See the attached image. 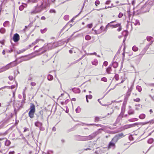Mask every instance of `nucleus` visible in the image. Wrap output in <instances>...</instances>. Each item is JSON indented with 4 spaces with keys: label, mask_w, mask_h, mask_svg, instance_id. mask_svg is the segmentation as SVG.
Masks as SVG:
<instances>
[{
    "label": "nucleus",
    "mask_w": 154,
    "mask_h": 154,
    "mask_svg": "<svg viewBox=\"0 0 154 154\" xmlns=\"http://www.w3.org/2000/svg\"><path fill=\"white\" fill-rule=\"evenodd\" d=\"M47 49V48H46V47H43L39 48L38 50H36L35 52H38L42 51L41 53L40 54L44 53L46 51Z\"/></svg>",
    "instance_id": "obj_7"
},
{
    "label": "nucleus",
    "mask_w": 154,
    "mask_h": 154,
    "mask_svg": "<svg viewBox=\"0 0 154 154\" xmlns=\"http://www.w3.org/2000/svg\"><path fill=\"white\" fill-rule=\"evenodd\" d=\"M39 129H40V130L41 131H43L45 130V128H44L42 126H41V127H40L39 128Z\"/></svg>",
    "instance_id": "obj_55"
},
{
    "label": "nucleus",
    "mask_w": 154,
    "mask_h": 154,
    "mask_svg": "<svg viewBox=\"0 0 154 154\" xmlns=\"http://www.w3.org/2000/svg\"><path fill=\"white\" fill-rule=\"evenodd\" d=\"M112 65L114 68H116L118 66V63L117 62L115 61L112 63Z\"/></svg>",
    "instance_id": "obj_19"
},
{
    "label": "nucleus",
    "mask_w": 154,
    "mask_h": 154,
    "mask_svg": "<svg viewBox=\"0 0 154 154\" xmlns=\"http://www.w3.org/2000/svg\"><path fill=\"white\" fill-rule=\"evenodd\" d=\"M39 41V39H37L34 42H33L32 43V44L34 45H35L36 43L38 42Z\"/></svg>",
    "instance_id": "obj_48"
},
{
    "label": "nucleus",
    "mask_w": 154,
    "mask_h": 154,
    "mask_svg": "<svg viewBox=\"0 0 154 154\" xmlns=\"http://www.w3.org/2000/svg\"><path fill=\"white\" fill-rule=\"evenodd\" d=\"M25 51V50H20H20L19 51H17V53L18 54H20L21 53H22L23 52Z\"/></svg>",
    "instance_id": "obj_46"
},
{
    "label": "nucleus",
    "mask_w": 154,
    "mask_h": 154,
    "mask_svg": "<svg viewBox=\"0 0 154 154\" xmlns=\"http://www.w3.org/2000/svg\"><path fill=\"white\" fill-rule=\"evenodd\" d=\"M116 135L118 137L119 139L125 136L122 133H121Z\"/></svg>",
    "instance_id": "obj_15"
},
{
    "label": "nucleus",
    "mask_w": 154,
    "mask_h": 154,
    "mask_svg": "<svg viewBox=\"0 0 154 154\" xmlns=\"http://www.w3.org/2000/svg\"><path fill=\"white\" fill-rule=\"evenodd\" d=\"M134 101L135 102H139L140 101V99L139 98H137L136 99H134Z\"/></svg>",
    "instance_id": "obj_44"
},
{
    "label": "nucleus",
    "mask_w": 154,
    "mask_h": 154,
    "mask_svg": "<svg viewBox=\"0 0 154 154\" xmlns=\"http://www.w3.org/2000/svg\"><path fill=\"white\" fill-rule=\"evenodd\" d=\"M47 30V29L46 28H45V29H41V33H44Z\"/></svg>",
    "instance_id": "obj_41"
},
{
    "label": "nucleus",
    "mask_w": 154,
    "mask_h": 154,
    "mask_svg": "<svg viewBox=\"0 0 154 154\" xmlns=\"http://www.w3.org/2000/svg\"><path fill=\"white\" fill-rule=\"evenodd\" d=\"M95 5L97 6V5H99L100 4V2L99 0H97L95 1Z\"/></svg>",
    "instance_id": "obj_49"
},
{
    "label": "nucleus",
    "mask_w": 154,
    "mask_h": 154,
    "mask_svg": "<svg viewBox=\"0 0 154 154\" xmlns=\"http://www.w3.org/2000/svg\"><path fill=\"white\" fill-rule=\"evenodd\" d=\"M123 16V14L121 12H120L119 13V14L118 17L119 18H121Z\"/></svg>",
    "instance_id": "obj_50"
},
{
    "label": "nucleus",
    "mask_w": 154,
    "mask_h": 154,
    "mask_svg": "<svg viewBox=\"0 0 154 154\" xmlns=\"http://www.w3.org/2000/svg\"><path fill=\"white\" fill-rule=\"evenodd\" d=\"M92 98V96L91 95H88V98L89 99H91Z\"/></svg>",
    "instance_id": "obj_64"
},
{
    "label": "nucleus",
    "mask_w": 154,
    "mask_h": 154,
    "mask_svg": "<svg viewBox=\"0 0 154 154\" xmlns=\"http://www.w3.org/2000/svg\"><path fill=\"white\" fill-rule=\"evenodd\" d=\"M119 140L118 137L115 135L114 137L112 139L111 141L116 143L118 140Z\"/></svg>",
    "instance_id": "obj_16"
},
{
    "label": "nucleus",
    "mask_w": 154,
    "mask_h": 154,
    "mask_svg": "<svg viewBox=\"0 0 154 154\" xmlns=\"http://www.w3.org/2000/svg\"><path fill=\"white\" fill-rule=\"evenodd\" d=\"M129 139L130 140H133L134 138L132 135H130L129 137Z\"/></svg>",
    "instance_id": "obj_52"
},
{
    "label": "nucleus",
    "mask_w": 154,
    "mask_h": 154,
    "mask_svg": "<svg viewBox=\"0 0 154 154\" xmlns=\"http://www.w3.org/2000/svg\"><path fill=\"white\" fill-rule=\"evenodd\" d=\"M153 142V139L152 138L149 139L147 141L148 143L150 144L152 143Z\"/></svg>",
    "instance_id": "obj_30"
},
{
    "label": "nucleus",
    "mask_w": 154,
    "mask_h": 154,
    "mask_svg": "<svg viewBox=\"0 0 154 154\" xmlns=\"http://www.w3.org/2000/svg\"><path fill=\"white\" fill-rule=\"evenodd\" d=\"M64 19L66 20H68L69 18V16L68 15H66L64 17Z\"/></svg>",
    "instance_id": "obj_37"
},
{
    "label": "nucleus",
    "mask_w": 154,
    "mask_h": 154,
    "mask_svg": "<svg viewBox=\"0 0 154 154\" xmlns=\"http://www.w3.org/2000/svg\"><path fill=\"white\" fill-rule=\"evenodd\" d=\"M85 39L87 40H89L91 38V37L89 35H86L85 37Z\"/></svg>",
    "instance_id": "obj_32"
},
{
    "label": "nucleus",
    "mask_w": 154,
    "mask_h": 154,
    "mask_svg": "<svg viewBox=\"0 0 154 154\" xmlns=\"http://www.w3.org/2000/svg\"><path fill=\"white\" fill-rule=\"evenodd\" d=\"M43 111L42 110L40 111L38 113V115L37 116V117H39L41 120H43Z\"/></svg>",
    "instance_id": "obj_8"
},
{
    "label": "nucleus",
    "mask_w": 154,
    "mask_h": 154,
    "mask_svg": "<svg viewBox=\"0 0 154 154\" xmlns=\"http://www.w3.org/2000/svg\"><path fill=\"white\" fill-rule=\"evenodd\" d=\"M79 61V60H77L72 63H71V65H72V64H74L75 63H77V62H78Z\"/></svg>",
    "instance_id": "obj_56"
},
{
    "label": "nucleus",
    "mask_w": 154,
    "mask_h": 154,
    "mask_svg": "<svg viewBox=\"0 0 154 154\" xmlns=\"http://www.w3.org/2000/svg\"><path fill=\"white\" fill-rule=\"evenodd\" d=\"M20 39L19 35L17 33L14 34L13 36V40L15 42H17Z\"/></svg>",
    "instance_id": "obj_6"
},
{
    "label": "nucleus",
    "mask_w": 154,
    "mask_h": 154,
    "mask_svg": "<svg viewBox=\"0 0 154 154\" xmlns=\"http://www.w3.org/2000/svg\"><path fill=\"white\" fill-rule=\"evenodd\" d=\"M27 2L37 3L36 6L35 7V9L30 12L31 14L40 12L47 7L45 0H28Z\"/></svg>",
    "instance_id": "obj_1"
},
{
    "label": "nucleus",
    "mask_w": 154,
    "mask_h": 154,
    "mask_svg": "<svg viewBox=\"0 0 154 154\" xmlns=\"http://www.w3.org/2000/svg\"><path fill=\"white\" fill-rule=\"evenodd\" d=\"M8 23V21H5L3 24V26L5 27H6V24Z\"/></svg>",
    "instance_id": "obj_62"
},
{
    "label": "nucleus",
    "mask_w": 154,
    "mask_h": 154,
    "mask_svg": "<svg viewBox=\"0 0 154 154\" xmlns=\"http://www.w3.org/2000/svg\"><path fill=\"white\" fill-rule=\"evenodd\" d=\"M5 32V29L3 28H2L0 29V32L1 33H4Z\"/></svg>",
    "instance_id": "obj_26"
},
{
    "label": "nucleus",
    "mask_w": 154,
    "mask_h": 154,
    "mask_svg": "<svg viewBox=\"0 0 154 154\" xmlns=\"http://www.w3.org/2000/svg\"><path fill=\"white\" fill-rule=\"evenodd\" d=\"M111 2V1L110 0H108L107 1L105 4H106V5H108V4H109Z\"/></svg>",
    "instance_id": "obj_63"
},
{
    "label": "nucleus",
    "mask_w": 154,
    "mask_h": 154,
    "mask_svg": "<svg viewBox=\"0 0 154 154\" xmlns=\"http://www.w3.org/2000/svg\"><path fill=\"white\" fill-rule=\"evenodd\" d=\"M101 130H102V129H99L98 130L88 136H83L80 135L76 136L75 137V139L77 140L81 141L91 140L94 138L97 135L101 133L100 131Z\"/></svg>",
    "instance_id": "obj_2"
},
{
    "label": "nucleus",
    "mask_w": 154,
    "mask_h": 154,
    "mask_svg": "<svg viewBox=\"0 0 154 154\" xmlns=\"http://www.w3.org/2000/svg\"><path fill=\"white\" fill-rule=\"evenodd\" d=\"M146 52L145 50H143L140 54V55H143Z\"/></svg>",
    "instance_id": "obj_57"
},
{
    "label": "nucleus",
    "mask_w": 154,
    "mask_h": 154,
    "mask_svg": "<svg viewBox=\"0 0 154 154\" xmlns=\"http://www.w3.org/2000/svg\"><path fill=\"white\" fill-rule=\"evenodd\" d=\"M53 153V152L51 150H49L48 151L47 154H51Z\"/></svg>",
    "instance_id": "obj_60"
},
{
    "label": "nucleus",
    "mask_w": 154,
    "mask_h": 154,
    "mask_svg": "<svg viewBox=\"0 0 154 154\" xmlns=\"http://www.w3.org/2000/svg\"><path fill=\"white\" fill-rule=\"evenodd\" d=\"M17 59L15 61L11 62L7 64L5 66L3 67L5 69H5V71L8 69L10 68H12L16 66L18 63L21 62V61H20L17 63Z\"/></svg>",
    "instance_id": "obj_3"
},
{
    "label": "nucleus",
    "mask_w": 154,
    "mask_h": 154,
    "mask_svg": "<svg viewBox=\"0 0 154 154\" xmlns=\"http://www.w3.org/2000/svg\"><path fill=\"white\" fill-rule=\"evenodd\" d=\"M53 77L52 75H51L50 74H49L48 75V77H47V79L48 80H49V81L52 80H53Z\"/></svg>",
    "instance_id": "obj_20"
},
{
    "label": "nucleus",
    "mask_w": 154,
    "mask_h": 154,
    "mask_svg": "<svg viewBox=\"0 0 154 154\" xmlns=\"http://www.w3.org/2000/svg\"><path fill=\"white\" fill-rule=\"evenodd\" d=\"M27 131H29V129L26 128V127H25L24 128V130L23 132H25Z\"/></svg>",
    "instance_id": "obj_59"
},
{
    "label": "nucleus",
    "mask_w": 154,
    "mask_h": 154,
    "mask_svg": "<svg viewBox=\"0 0 154 154\" xmlns=\"http://www.w3.org/2000/svg\"><path fill=\"white\" fill-rule=\"evenodd\" d=\"M112 69L111 68V65H110L109 67L107 68L106 69V71L108 73L111 74L112 73Z\"/></svg>",
    "instance_id": "obj_14"
},
{
    "label": "nucleus",
    "mask_w": 154,
    "mask_h": 154,
    "mask_svg": "<svg viewBox=\"0 0 154 154\" xmlns=\"http://www.w3.org/2000/svg\"><path fill=\"white\" fill-rule=\"evenodd\" d=\"M132 50L134 51H138V48L136 46H134L132 47Z\"/></svg>",
    "instance_id": "obj_28"
},
{
    "label": "nucleus",
    "mask_w": 154,
    "mask_h": 154,
    "mask_svg": "<svg viewBox=\"0 0 154 154\" xmlns=\"http://www.w3.org/2000/svg\"><path fill=\"white\" fill-rule=\"evenodd\" d=\"M69 53L70 54H72L73 52L75 53V52L74 51L73 48H72L71 50H70L69 51Z\"/></svg>",
    "instance_id": "obj_53"
},
{
    "label": "nucleus",
    "mask_w": 154,
    "mask_h": 154,
    "mask_svg": "<svg viewBox=\"0 0 154 154\" xmlns=\"http://www.w3.org/2000/svg\"><path fill=\"white\" fill-rule=\"evenodd\" d=\"M32 79V78L31 75H30L29 76L28 78V81L31 80Z\"/></svg>",
    "instance_id": "obj_54"
},
{
    "label": "nucleus",
    "mask_w": 154,
    "mask_h": 154,
    "mask_svg": "<svg viewBox=\"0 0 154 154\" xmlns=\"http://www.w3.org/2000/svg\"><path fill=\"white\" fill-rule=\"evenodd\" d=\"M131 93L129 92H127L126 94V95L125 96V98L127 99L128 97L130 96Z\"/></svg>",
    "instance_id": "obj_33"
},
{
    "label": "nucleus",
    "mask_w": 154,
    "mask_h": 154,
    "mask_svg": "<svg viewBox=\"0 0 154 154\" xmlns=\"http://www.w3.org/2000/svg\"><path fill=\"white\" fill-rule=\"evenodd\" d=\"M49 12L50 13H56V11L54 9H51L49 11Z\"/></svg>",
    "instance_id": "obj_39"
},
{
    "label": "nucleus",
    "mask_w": 154,
    "mask_h": 154,
    "mask_svg": "<svg viewBox=\"0 0 154 154\" xmlns=\"http://www.w3.org/2000/svg\"><path fill=\"white\" fill-rule=\"evenodd\" d=\"M152 38V37L150 36H147L146 37L147 40L148 41H150Z\"/></svg>",
    "instance_id": "obj_43"
},
{
    "label": "nucleus",
    "mask_w": 154,
    "mask_h": 154,
    "mask_svg": "<svg viewBox=\"0 0 154 154\" xmlns=\"http://www.w3.org/2000/svg\"><path fill=\"white\" fill-rule=\"evenodd\" d=\"M115 21H112V22H110V23H108L107 24V25L106 26V27H105V29H106V31L107 28L109 27H111L112 28H113L114 25H112V24H111L113 23Z\"/></svg>",
    "instance_id": "obj_11"
},
{
    "label": "nucleus",
    "mask_w": 154,
    "mask_h": 154,
    "mask_svg": "<svg viewBox=\"0 0 154 154\" xmlns=\"http://www.w3.org/2000/svg\"><path fill=\"white\" fill-rule=\"evenodd\" d=\"M138 120V119L136 118H133L130 119H129L128 120L129 121V122H134L135 121H137Z\"/></svg>",
    "instance_id": "obj_27"
},
{
    "label": "nucleus",
    "mask_w": 154,
    "mask_h": 154,
    "mask_svg": "<svg viewBox=\"0 0 154 154\" xmlns=\"http://www.w3.org/2000/svg\"><path fill=\"white\" fill-rule=\"evenodd\" d=\"M30 85L32 86H35L36 85V83L34 82H31L30 83Z\"/></svg>",
    "instance_id": "obj_51"
},
{
    "label": "nucleus",
    "mask_w": 154,
    "mask_h": 154,
    "mask_svg": "<svg viewBox=\"0 0 154 154\" xmlns=\"http://www.w3.org/2000/svg\"><path fill=\"white\" fill-rule=\"evenodd\" d=\"M133 23H134L135 25H140V23L139 22V21L138 20H135V22H133Z\"/></svg>",
    "instance_id": "obj_22"
},
{
    "label": "nucleus",
    "mask_w": 154,
    "mask_h": 154,
    "mask_svg": "<svg viewBox=\"0 0 154 154\" xmlns=\"http://www.w3.org/2000/svg\"><path fill=\"white\" fill-rule=\"evenodd\" d=\"M100 118L99 117H96L95 118L94 121L97 122L99 121V119Z\"/></svg>",
    "instance_id": "obj_36"
},
{
    "label": "nucleus",
    "mask_w": 154,
    "mask_h": 154,
    "mask_svg": "<svg viewBox=\"0 0 154 154\" xmlns=\"http://www.w3.org/2000/svg\"><path fill=\"white\" fill-rule=\"evenodd\" d=\"M92 26V23L89 24L87 26V27L89 28H91Z\"/></svg>",
    "instance_id": "obj_47"
},
{
    "label": "nucleus",
    "mask_w": 154,
    "mask_h": 154,
    "mask_svg": "<svg viewBox=\"0 0 154 154\" xmlns=\"http://www.w3.org/2000/svg\"><path fill=\"white\" fill-rule=\"evenodd\" d=\"M4 69L3 67L2 68H1L0 69V73L2 72H3L5 71V69Z\"/></svg>",
    "instance_id": "obj_42"
},
{
    "label": "nucleus",
    "mask_w": 154,
    "mask_h": 154,
    "mask_svg": "<svg viewBox=\"0 0 154 154\" xmlns=\"http://www.w3.org/2000/svg\"><path fill=\"white\" fill-rule=\"evenodd\" d=\"M125 106H123L122 108V110L121 112L123 113L124 114V113L125 112Z\"/></svg>",
    "instance_id": "obj_34"
},
{
    "label": "nucleus",
    "mask_w": 154,
    "mask_h": 154,
    "mask_svg": "<svg viewBox=\"0 0 154 154\" xmlns=\"http://www.w3.org/2000/svg\"><path fill=\"white\" fill-rule=\"evenodd\" d=\"M101 80L104 82H106L107 80L106 78L104 77L101 78Z\"/></svg>",
    "instance_id": "obj_40"
},
{
    "label": "nucleus",
    "mask_w": 154,
    "mask_h": 154,
    "mask_svg": "<svg viewBox=\"0 0 154 154\" xmlns=\"http://www.w3.org/2000/svg\"><path fill=\"white\" fill-rule=\"evenodd\" d=\"M148 123V122L145 123H136L133 124L128 125L124 126V128L125 129H127L129 128L135 127L136 125H144Z\"/></svg>",
    "instance_id": "obj_4"
},
{
    "label": "nucleus",
    "mask_w": 154,
    "mask_h": 154,
    "mask_svg": "<svg viewBox=\"0 0 154 154\" xmlns=\"http://www.w3.org/2000/svg\"><path fill=\"white\" fill-rule=\"evenodd\" d=\"M92 65L97 66L98 64V60L96 59H94L91 62Z\"/></svg>",
    "instance_id": "obj_18"
},
{
    "label": "nucleus",
    "mask_w": 154,
    "mask_h": 154,
    "mask_svg": "<svg viewBox=\"0 0 154 154\" xmlns=\"http://www.w3.org/2000/svg\"><path fill=\"white\" fill-rule=\"evenodd\" d=\"M103 26H101L99 29L98 30V31H97L96 30L95 31V32L97 34H98L101 33L103 31Z\"/></svg>",
    "instance_id": "obj_12"
},
{
    "label": "nucleus",
    "mask_w": 154,
    "mask_h": 154,
    "mask_svg": "<svg viewBox=\"0 0 154 154\" xmlns=\"http://www.w3.org/2000/svg\"><path fill=\"white\" fill-rule=\"evenodd\" d=\"M115 78L116 80H118L119 79V76L118 74H116L115 75Z\"/></svg>",
    "instance_id": "obj_35"
},
{
    "label": "nucleus",
    "mask_w": 154,
    "mask_h": 154,
    "mask_svg": "<svg viewBox=\"0 0 154 154\" xmlns=\"http://www.w3.org/2000/svg\"><path fill=\"white\" fill-rule=\"evenodd\" d=\"M86 125L87 126L95 125H96L97 126H99V125H100L99 124L96 125V124H86Z\"/></svg>",
    "instance_id": "obj_45"
},
{
    "label": "nucleus",
    "mask_w": 154,
    "mask_h": 154,
    "mask_svg": "<svg viewBox=\"0 0 154 154\" xmlns=\"http://www.w3.org/2000/svg\"><path fill=\"white\" fill-rule=\"evenodd\" d=\"M146 116L144 114H142L139 116V118L141 119H143Z\"/></svg>",
    "instance_id": "obj_24"
},
{
    "label": "nucleus",
    "mask_w": 154,
    "mask_h": 154,
    "mask_svg": "<svg viewBox=\"0 0 154 154\" xmlns=\"http://www.w3.org/2000/svg\"><path fill=\"white\" fill-rule=\"evenodd\" d=\"M29 111L35 112V106L33 103L31 104Z\"/></svg>",
    "instance_id": "obj_9"
},
{
    "label": "nucleus",
    "mask_w": 154,
    "mask_h": 154,
    "mask_svg": "<svg viewBox=\"0 0 154 154\" xmlns=\"http://www.w3.org/2000/svg\"><path fill=\"white\" fill-rule=\"evenodd\" d=\"M24 6L23 5H20L19 7V9L20 11H22L24 8Z\"/></svg>",
    "instance_id": "obj_38"
},
{
    "label": "nucleus",
    "mask_w": 154,
    "mask_h": 154,
    "mask_svg": "<svg viewBox=\"0 0 154 154\" xmlns=\"http://www.w3.org/2000/svg\"><path fill=\"white\" fill-rule=\"evenodd\" d=\"M81 111V108H80L78 106L75 109V111L76 113H79Z\"/></svg>",
    "instance_id": "obj_29"
},
{
    "label": "nucleus",
    "mask_w": 154,
    "mask_h": 154,
    "mask_svg": "<svg viewBox=\"0 0 154 154\" xmlns=\"http://www.w3.org/2000/svg\"><path fill=\"white\" fill-rule=\"evenodd\" d=\"M136 89L139 92H140L142 90L141 87L137 85L136 87Z\"/></svg>",
    "instance_id": "obj_25"
},
{
    "label": "nucleus",
    "mask_w": 154,
    "mask_h": 154,
    "mask_svg": "<svg viewBox=\"0 0 154 154\" xmlns=\"http://www.w3.org/2000/svg\"><path fill=\"white\" fill-rule=\"evenodd\" d=\"M122 35L126 37L128 35V32L127 30H124L122 32Z\"/></svg>",
    "instance_id": "obj_21"
},
{
    "label": "nucleus",
    "mask_w": 154,
    "mask_h": 154,
    "mask_svg": "<svg viewBox=\"0 0 154 154\" xmlns=\"http://www.w3.org/2000/svg\"><path fill=\"white\" fill-rule=\"evenodd\" d=\"M108 64V63L107 62L105 61L103 63V65H104L105 66H106Z\"/></svg>",
    "instance_id": "obj_58"
},
{
    "label": "nucleus",
    "mask_w": 154,
    "mask_h": 154,
    "mask_svg": "<svg viewBox=\"0 0 154 154\" xmlns=\"http://www.w3.org/2000/svg\"><path fill=\"white\" fill-rule=\"evenodd\" d=\"M116 147V145L115 143H114L112 141H111L109 143L108 146L106 148H103V149H105L109 150L110 149H114Z\"/></svg>",
    "instance_id": "obj_5"
},
{
    "label": "nucleus",
    "mask_w": 154,
    "mask_h": 154,
    "mask_svg": "<svg viewBox=\"0 0 154 154\" xmlns=\"http://www.w3.org/2000/svg\"><path fill=\"white\" fill-rule=\"evenodd\" d=\"M124 114V113L121 112L120 114L118 117V118L119 119H121L123 117Z\"/></svg>",
    "instance_id": "obj_31"
},
{
    "label": "nucleus",
    "mask_w": 154,
    "mask_h": 154,
    "mask_svg": "<svg viewBox=\"0 0 154 154\" xmlns=\"http://www.w3.org/2000/svg\"><path fill=\"white\" fill-rule=\"evenodd\" d=\"M8 78L10 80H12L13 79V77L12 76H10L8 77Z\"/></svg>",
    "instance_id": "obj_61"
},
{
    "label": "nucleus",
    "mask_w": 154,
    "mask_h": 154,
    "mask_svg": "<svg viewBox=\"0 0 154 154\" xmlns=\"http://www.w3.org/2000/svg\"><path fill=\"white\" fill-rule=\"evenodd\" d=\"M119 27V28L118 29H117V30L119 32L122 29V27L121 26V23H117L115 25H114L113 28H116Z\"/></svg>",
    "instance_id": "obj_10"
},
{
    "label": "nucleus",
    "mask_w": 154,
    "mask_h": 154,
    "mask_svg": "<svg viewBox=\"0 0 154 154\" xmlns=\"http://www.w3.org/2000/svg\"><path fill=\"white\" fill-rule=\"evenodd\" d=\"M35 125L36 126L39 128L42 125V123L39 121H37L35 122Z\"/></svg>",
    "instance_id": "obj_13"
},
{
    "label": "nucleus",
    "mask_w": 154,
    "mask_h": 154,
    "mask_svg": "<svg viewBox=\"0 0 154 154\" xmlns=\"http://www.w3.org/2000/svg\"><path fill=\"white\" fill-rule=\"evenodd\" d=\"M34 113L35 112L29 111V116L31 118H33L34 116Z\"/></svg>",
    "instance_id": "obj_17"
},
{
    "label": "nucleus",
    "mask_w": 154,
    "mask_h": 154,
    "mask_svg": "<svg viewBox=\"0 0 154 154\" xmlns=\"http://www.w3.org/2000/svg\"><path fill=\"white\" fill-rule=\"evenodd\" d=\"M134 113V111L131 109H130L128 111V114L129 115H132Z\"/></svg>",
    "instance_id": "obj_23"
}]
</instances>
